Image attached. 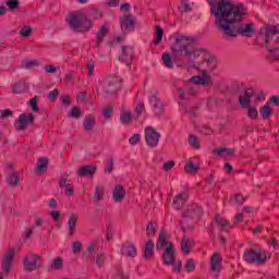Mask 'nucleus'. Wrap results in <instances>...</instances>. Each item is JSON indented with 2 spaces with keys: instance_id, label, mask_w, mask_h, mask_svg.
Here are the masks:
<instances>
[{
  "instance_id": "e2e57ef3",
  "label": "nucleus",
  "mask_w": 279,
  "mask_h": 279,
  "mask_svg": "<svg viewBox=\"0 0 279 279\" xmlns=\"http://www.w3.org/2000/svg\"><path fill=\"white\" fill-rule=\"evenodd\" d=\"M175 167V161L169 160L163 165V170L165 171H171V169Z\"/></svg>"
},
{
  "instance_id": "c9c22d12",
  "label": "nucleus",
  "mask_w": 279,
  "mask_h": 279,
  "mask_svg": "<svg viewBox=\"0 0 279 279\" xmlns=\"http://www.w3.org/2000/svg\"><path fill=\"white\" fill-rule=\"evenodd\" d=\"M25 90H27V85H25V82H23V81L17 82L12 87V92L15 95H21V93H25Z\"/></svg>"
},
{
  "instance_id": "680f3d73",
  "label": "nucleus",
  "mask_w": 279,
  "mask_h": 279,
  "mask_svg": "<svg viewBox=\"0 0 279 279\" xmlns=\"http://www.w3.org/2000/svg\"><path fill=\"white\" fill-rule=\"evenodd\" d=\"M60 101H61V104H63V106H65V108H68V106H70V104H71V98H69V96L62 94L60 97Z\"/></svg>"
},
{
  "instance_id": "09e8293b",
  "label": "nucleus",
  "mask_w": 279,
  "mask_h": 279,
  "mask_svg": "<svg viewBox=\"0 0 279 279\" xmlns=\"http://www.w3.org/2000/svg\"><path fill=\"white\" fill-rule=\"evenodd\" d=\"M179 9H180V12H191V2H187L186 0H182Z\"/></svg>"
},
{
  "instance_id": "412c9836",
  "label": "nucleus",
  "mask_w": 279,
  "mask_h": 279,
  "mask_svg": "<svg viewBox=\"0 0 279 279\" xmlns=\"http://www.w3.org/2000/svg\"><path fill=\"white\" fill-rule=\"evenodd\" d=\"M121 254L123 256H126L128 258H135L137 252H136V247L133 246L132 243H125L123 244L122 248H121Z\"/></svg>"
},
{
  "instance_id": "c03bdc74",
  "label": "nucleus",
  "mask_w": 279,
  "mask_h": 279,
  "mask_svg": "<svg viewBox=\"0 0 279 279\" xmlns=\"http://www.w3.org/2000/svg\"><path fill=\"white\" fill-rule=\"evenodd\" d=\"M171 265L174 274H180V271H182V262L180 260L175 262V255H173V263Z\"/></svg>"
},
{
  "instance_id": "393cba45",
  "label": "nucleus",
  "mask_w": 279,
  "mask_h": 279,
  "mask_svg": "<svg viewBox=\"0 0 279 279\" xmlns=\"http://www.w3.org/2000/svg\"><path fill=\"white\" fill-rule=\"evenodd\" d=\"M105 195H106V189L104 187V185L97 184L94 191V202L96 204H99V202L104 199Z\"/></svg>"
},
{
  "instance_id": "603ef678",
  "label": "nucleus",
  "mask_w": 279,
  "mask_h": 279,
  "mask_svg": "<svg viewBox=\"0 0 279 279\" xmlns=\"http://www.w3.org/2000/svg\"><path fill=\"white\" fill-rule=\"evenodd\" d=\"M21 36H23V38H29V35L32 34V27L29 26H24L22 27V29L20 31Z\"/></svg>"
},
{
  "instance_id": "13d9d810",
  "label": "nucleus",
  "mask_w": 279,
  "mask_h": 279,
  "mask_svg": "<svg viewBox=\"0 0 279 279\" xmlns=\"http://www.w3.org/2000/svg\"><path fill=\"white\" fill-rule=\"evenodd\" d=\"M69 178V173H64L61 179L59 180V187L64 189L68 186L69 183H66V179Z\"/></svg>"
},
{
  "instance_id": "20e7f679",
  "label": "nucleus",
  "mask_w": 279,
  "mask_h": 279,
  "mask_svg": "<svg viewBox=\"0 0 279 279\" xmlns=\"http://www.w3.org/2000/svg\"><path fill=\"white\" fill-rule=\"evenodd\" d=\"M65 21L73 32H88L93 27V20L88 19L83 11L70 13Z\"/></svg>"
},
{
  "instance_id": "dca6fc26",
  "label": "nucleus",
  "mask_w": 279,
  "mask_h": 279,
  "mask_svg": "<svg viewBox=\"0 0 279 279\" xmlns=\"http://www.w3.org/2000/svg\"><path fill=\"white\" fill-rule=\"evenodd\" d=\"M221 260H222L221 254L215 253V254L211 256V259H210V262H209L210 271H211V274L215 276V278H217V276H219V272H220L221 269H222Z\"/></svg>"
},
{
  "instance_id": "37998d69",
  "label": "nucleus",
  "mask_w": 279,
  "mask_h": 279,
  "mask_svg": "<svg viewBox=\"0 0 279 279\" xmlns=\"http://www.w3.org/2000/svg\"><path fill=\"white\" fill-rule=\"evenodd\" d=\"M244 110H247L250 119H256V117H258V110H256V107L252 105L250 107L244 108Z\"/></svg>"
},
{
  "instance_id": "2f4dec72",
  "label": "nucleus",
  "mask_w": 279,
  "mask_h": 279,
  "mask_svg": "<svg viewBox=\"0 0 279 279\" xmlns=\"http://www.w3.org/2000/svg\"><path fill=\"white\" fill-rule=\"evenodd\" d=\"M94 125H95V118H93V116L85 117L84 122H83V130L85 132H90V130H93Z\"/></svg>"
},
{
  "instance_id": "052dcab7",
  "label": "nucleus",
  "mask_w": 279,
  "mask_h": 279,
  "mask_svg": "<svg viewBox=\"0 0 279 279\" xmlns=\"http://www.w3.org/2000/svg\"><path fill=\"white\" fill-rule=\"evenodd\" d=\"M95 264L97 267H104V255L102 253H99L95 258Z\"/></svg>"
},
{
  "instance_id": "7c9ffc66",
  "label": "nucleus",
  "mask_w": 279,
  "mask_h": 279,
  "mask_svg": "<svg viewBox=\"0 0 279 279\" xmlns=\"http://www.w3.org/2000/svg\"><path fill=\"white\" fill-rule=\"evenodd\" d=\"M259 112L263 117V119H269L271 114H274V109L271 108V105L267 102L265 106L260 107Z\"/></svg>"
},
{
  "instance_id": "49530a36",
  "label": "nucleus",
  "mask_w": 279,
  "mask_h": 279,
  "mask_svg": "<svg viewBox=\"0 0 279 279\" xmlns=\"http://www.w3.org/2000/svg\"><path fill=\"white\" fill-rule=\"evenodd\" d=\"M7 8H9L10 12H14L16 8H19V0H8L5 2Z\"/></svg>"
},
{
  "instance_id": "72a5a7b5",
  "label": "nucleus",
  "mask_w": 279,
  "mask_h": 279,
  "mask_svg": "<svg viewBox=\"0 0 279 279\" xmlns=\"http://www.w3.org/2000/svg\"><path fill=\"white\" fill-rule=\"evenodd\" d=\"M187 143H189L190 147H192L193 149H199L202 147L198 137L193 134H190L187 136Z\"/></svg>"
},
{
  "instance_id": "69168bd1",
  "label": "nucleus",
  "mask_w": 279,
  "mask_h": 279,
  "mask_svg": "<svg viewBox=\"0 0 279 279\" xmlns=\"http://www.w3.org/2000/svg\"><path fill=\"white\" fill-rule=\"evenodd\" d=\"M269 106H277V108H279V96H272L270 97L269 101H268Z\"/></svg>"
},
{
  "instance_id": "6e6d98bb",
  "label": "nucleus",
  "mask_w": 279,
  "mask_h": 279,
  "mask_svg": "<svg viewBox=\"0 0 279 279\" xmlns=\"http://www.w3.org/2000/svg\"><path fill=\"white\" fill-rule=\"evenodd\" d=\"M113 169H114V162L111 159H109L105 167V173H112Z\"/></svg>"
},
{
  "instance_id": "cd10ccee",
  "label": "nucleus",
  "mask_w": 279,
  "mask_h": 279,
  "mask_svg": "<svg viewBox=\"0 0 279 279\" xmlns=\"http://www.w3.org/2000/svg\"><path fill=\"white\" fill-rule=\"evenodd\" d=\"M47 165H49V159L46 157L38 158L37 167L35 169L36 173H45V171H47Z\"/></svg>"
},
{
  "instance_id": "4be33fe9",
  "label": "nucleus",
  "mask_w": 279,
  "mask_h": 279,
  "mask_svg": "<svg viewBox=\"0 0 279 279\" xmlns=\"http://www.w3.org/2000/svg\"><path fill=\"white\" fill-rule=\"evenodd\" d=\"M99 247H100L99 242L97 241L90 242L84 252V257L90 258L93 254H97L99 252Z\"/></svg>"
},
{
  "instance_id": "4468645a",
  "label": "nucleus",
  "mask_w": 279,
  "mask_h": 279,
  "mask_svg": "<svg viewBox=\"0 0 279 279\" xmlns=\"http://www.w3.org/2000/svg\"><path fill=\"white\" fill-rule=\"evenodd\" d=\"M32 123H34V114L22 113L15 122V128L16 130H25Z\"/></svg>"
},
{
  "instance_id": "864d4df0",
  "label": "nucleus",
  "mask_w": 279,
  "mask_h": 279,
  "mask_svg": "<svg viewBox=\"0 0 279 279\" xmlns=\"http://www.w3.org/2000/svg\"><path fill=\"white\" fill-rule=\"evenodd\" d=\"M185 270L189 272L195 271V259H187L185 264Z\"/></svg>"
},
{
  "instance_id": "a878e982",
  "label": "nucleus",
  "mask_w": 279,
  "mask_h": 279,
  "mask_svg": "<svg viewBox=\"0 0 279 279\" xmlns=\"http://www.w3.org/2000/svg\"><path fill=\"white\" fill-rule=\"evenodd\" d=\"M186 197L189 195L186 193L178 194L173 199V206L177 210H180L184 204H186Z\"/></svg>"
},
{
  "instance_id": "2eb2a0df",
  "label": "nucleus",
  "mask_w": 279,
  "mask_h": 279,
  "mask_svg": "<svg viewBox=\"0 0 279 279\" xmlns=\"http://www.w3.org/2000/svg\"><path fill=\"white\" fill-rule=\"evenodd\" d=\"M125 186L122 184H116L111 192V197L116 204H123V199H125Z\"/></svg>"
},
{
  "instance_id": "39448f33",
  "label": "nucleus",
  "mask_w": 279,
  "mask_h": 279,
  "mask_svg": "<svg viewBox=\"0 0 279 279\" xmlns=\"http://www.w3.org/2000/svg\"><path fill=\"white\" fill-rule=\"evenodd\" d=\"M157 250L162 252V260L165 265L171 267L173 265V256H175V248L173 243L169 241V233L167 231H161L157 240Z\"/></svg>"
},
{
  "instance_id": "0e129e2a",
  "label": "nucleus",
  "mask_w": 279,
  "mask_h": 279,
  "mask_svg": "<svg viewBox=\"0 0 279 279\" xmlns=\"http://www.w3.org/2000/svg\"><path fill=\"white\" fill-rule=\"evenodd\" d=\"M65 191V195H74L75 191L73 190V185L71 183H69L68 185H65L64 187Z\"/></svg>"
},
{
  "instance_id": "5701e85b",
  "label": "nucleus",
  "mask_w": 279,
  "mask_h": 279,
  "mask_svg": "<svg viewBox=\"0 0 279 279\" xmlns=\"http://www.w3.org/2000/svg\"><path fill=\"white\" fill-rule=\"evenodd\" d=\"M80 217L77 214H72L68 219V231L70 235L75 234V230L77 229V220Z\"/></svg>"
},
{
  "instance_id": "9b49d317",
  "label": "nucleus",
  "mask_w": 279,
  "mask_h": 279,
  "mask_svg": "<svg viewBox=\"0 0 279 279\" xmlns=\"http://www.w3.org/2000/svg\"><path fill=\"white\" fill-rule=\"evenodd\" d=\"M16 254V251L14 248H9L2 259V270L0 271V279H3V277L8 276L12 271V263L14 260V256Z\"/></svg>"
},
{
  "instance_id": "1a4fd4ad",
  "label": "nucleus",
  "mask_w": 279,
  "mask_h": 279,
  "mask_svg": "<svg viewBox=\"0 0 279 279\" xmlns=\"http://www.w3.org/2000/svg\"><path fill=\"white\" fill-rule=\"evenodd\" d=\"M148 99L154 114L160 117L165 112V102L160 99V93L157 89H151Z\"/></svg>"
},
{
  "instance_id": "c85d7f7f",
  "label": "nucleus",
  "mask_w": 279,
  "mask_h": 279,
  "mask_svg": "<svg viewBox=\"0 0 279 279\" xmlns=\"http://www.w3.org/2000/svg\"><path fill=\"white\" fill-rule=\"evenodd\" d=\"M64 267V259L61 257H56L50 262L51 271H60Z\"/></svg>"
},
{
  "instance_id": "aec40b11",
  "label": "nucleus",
  "mask_w": 279,
  "mask_h": 279,
  "mask_svg": "<svg viewBox=\"0 0 279 279\" xmlns=\"http://www.w3.org/2000/svg\"><path fill=\"white\" fill-rule=\"evenodd\" d=\"M132 119H134V116H132V110L123 108L120 112V121L122 125H131Z\"/></svg>"
},
{
  "instance_id": "3c124183",
  "label": "nucleus",
  "mask_w": 279,
  "mask_h": 279,
  "mask_svg": "<svg viewBox=\"0 0 279 279\" xmlns=\"http://www.w3.org/2000/svg\"><path fill=\"white\" fill-rule=\"evenodd\" d=\"M132 11V5L130 3H123L120 5V12L122 14H132L130 13Z\"/></svg>"
},
{
  "instance_id": "ea45409f",
  "label": "nucleus",
  "mask_w": 279,
  "mask_h": 279,
  "mask_svg": "<svg viewBox=\"0 0 279 279\" xmlns=\"http://www.w3.org/2000/svg\"><path fill=\"white\" fill-rule=\"evenodd\" d=\"M156 228H158V225H156V222H149L146 227L147 236H154L156 234Z\"/></svg>"
},
{
  "instance_id": "338daca9",
  "label": "nucleus",
  "mask_w": 279,
  "mask_h": 279,
  "mask_svg": "<svg viewBox=\"0 0 279 279\" xmlns=\"http://www.w3.org/2000/svg\"><path fill=\"white\" fill-rule=\"evenodd\" d=\"M232 199H233V202H235V204H243V202H245V198L240 194H235L232 197Z\"/></svg>"
},
{
  "instance_id": "0eeeda50",
  "label": "nucleus",
  "mask_w": 279,
  "mask_h": 279,
  "mask_svg": "<svg viewBox=\"0 0 279 279\" xmlns=\"http://www.w3.org/2000/svg\"><path fill=\"white\" fill-rule=\"evenodd\" d=\"M120 89H121V77L119 76L107 77L102 82V84L98 87V90H104V93H107L108 95H112Z\"/></svg>"
},
{
  "instance_id": "ddd939ff",
  "label": "nucleus",
  "mask_w": 279,
  "mask_h": 279,
  "mask_svg": "<svg viewBox=\"0 0 279 279\" xmlns=\"http://www.w3.org/2000/svg\"><path fill=\"white\" fill-rule=\"evenodd\" d=\"M145 140L148 147H158V143H160V133L156 132V129L147 126L145 129Z\"/></svg>"
},
{
  "instance_id": "58836bf2",
  "label": "nucleus",
  "mask_w": 279,
  "mask_h": 279,
  "mask_svg": "<svg viewBox=\"0 0 279 279\" xmlns=\"http://www.w3.org/2000/svg\"><path fill=\"white\" fill-rule=\"evenodd\" d=\"M162 61H163L165 66H167V69H173V58L171 57V54L163 53Z\"/></svg>"
},
{
  "instance_id": "79ce46f5",
  "label": "nucleus",
  "mask_w": 279,
  "mask_h": 279,
  "mask_svg": "<svg viewBox=\"0 0 279 279\" xmlns=\"http://www.w3.org/2000/svg\"><path fill=\"white\" fill-rule=\"evenodd\" d=\"M86 69H87L88 77H93L95 75V61L93 60L87 61Z\"/></svg>"
},
{
  "instance_id": "de8ad7c7",
  "label": "nucleus",
  "mask_w": 279,
  "mask_h": 279,
  "mask_svg": "<svg viewBox=\"0 0 279 279\" xmlns=\"http://www.w3.org/2000/svg\"><path fill=\"white\" fill-rule=\"evenodd\" d=\"M68 114L73 119H80L82 117V111L77 107H73Z\"/></svg>"
},
{
  "instance_id": "bf43d9fd",
  "label": "nucleus",
  "mask_w": 279,
  "mask_h": 279,
  "mask_svg": "<svg viewBox=\"0 0 279 279\" xmlns=\"http://www.w3.org/2000/svg\"><path fill=\"white\" fill-rule=\"evenodd\" d=\"M130 145H138L141 143V134H134L130 140H129Z\"/></svg>"
},
{
  "instance_id": "4d7b16f0",
  "label": "nucleus",
  "mask_w": 279,
  "mask_h": 279,
  "mask_svg": "<svg viewBox=\"0 0 279 279\" xmlns=\"http://www.w3.org/2000/svg\"><path fill=\"white\" fill-rule=\"evenodd\" d=\"M29 106H31V110L33 111V112H38V99H36V98H33V99H31L29 100Z\"/></svg>"
},
{
  "instance_id": "f704fd0d",
  "label": "nucleus",
  "mask_w": 279,
  "mask_h": 279,
  "mask_svg": "<svg viewBox=\"0 0 279 279\" xmlns=\"http://www.w3.org/2000/svg\"><path fill=\"white\" fill-rule=\"evenodd\" d=\"M155 247H156V244H154V242H151V241H148L146 243V247H145V251H144V257L145 258H153Z\"/></svg>"
},
{
  "instance_id": "6e6552de",
  "label": "nucleus",
  "mask_w": 279,
  "mask_h": 279,
  "mask_svg": "<svg viewBox=\"0 0 279 279\" xmlns=\"http://www.w3.org/2000/svg\"><path fill=\"white\" fill-rule=\"evenodd\" d=\"M43 265V257L38 254L29 253L24 257L23 267L24 270L32 272L38 271Z\"/></svg>"
},
{
  "instance_id": "4c0bfd02",
  "label": "nucleus",
  "mask_w": 279,
  "mask_h": 279,
  "mask_svg": "<svg viewBox=\"0 0 279 279\" xmlns=\"http://www.w3.org/2000/svg\"><path fill=\"white\" fill-rule=\"evenodd\" d=\"M215 222L220 226L221 230H230V225L218 214L215 217Z\"/></svg>"
},
{
  "instance_id": "5fc2aeb1",
  "label": "nucleus",
  "mask_w": 279,
  "mask_h": 279,
  "mask_svg": "<svg viewBox=\"0 0 279 279\" xmlns=\"http://www.w3.org/2000/svg\"><path fill=\"white\" fill-rule=\"evenodd\" d=\"M72 252H74V254H80L82 252V242H74L72 245Z\"/></svg>"
},
{
  "instance_id": "c756f323",
  "label": "nucleus",
  "mask_w": 279,
  "mask_h": 279,
  "mask_svg": "<svg viewBox=\"0 0 279 279\" xmlns=\"http://www.w3.org/2000/svg\"><path fill=\"white\" fill-rule=\"evenodd\" d=\"M7 181L11 186H16V184H19V175L16 174V171L12 169V167H10Z\"/></svg>"
},
{
  "instance_id": "473e14b6",
  "label": "nucleus",
  "mask_w": 279,
  "mask_h": 279,
  "mask_svg": "<svg viewBox=\"0 0 279 279\" xmlns=\"http://www.w3.org/2000/svg\"><path fill=\"white\" fill-rule=\"evenodd\" d=\"M181 250L183 252V254H191V250H193V241L189 240V239H183L181 242Z\"/></svg>"
},
{
  "instance_id": "6ab92c4d",
  "label": "nucleus",
  "mask_w": 279,
  "mask_h": 279,
  "mask_svg": "<svg viewBox=\"0 0 279 279\" xmlns=\"http://www.w3.org/2000/svg\"><path fill=\"white\" fill-rule=\"evenodd\" d=\"M239 104L241 108H243L244 110L245 108H248L250 106H252V90L246 89L245 92L240 94Z\"/></svg>"
},
{
  "instance_id": "b1692460",
  "label": "nucleus",
  "mask_w": 279,
  "mask_h": 279,
  "mask_svg": "<svg viewBox=\"0 0 279 279\" xmlns=\"http://www.w3.org/2000/svg\"><path fill=\"white\" fill-rule=\"evenodd\" d=\"M214 156L218 158H232L234 156V149L232 148H216L214 149Z\"/></svg>"
},
{
  "instance_id": "f257e3e1",
  "label": "nucleus",
  "mask_w": 279,
  "mask_h": 279,
  "mask_svg": "<svg viewBox=\"0 0 279 279\" xmlns=\"http://www.w3.org/2000/svg\"><path fill=\"white\" fill-rule=\"evenodd\" d=\"M209 8L216 28L226 38H236L239 34L242 36L254 34V24L240 23L247 12L243 4H234L229 0H211Z\"/></svg>"
},
{
  "instance_id": "774afa93",
  "label": "nucleus",
  "mask_w": 279,
  "mask_h": 279,
  "mask_svg": "<svg viewBox=\"0 0 279 279\" xmlns=\"http://www.w3.org/2000/svg\"><path fill=\"white\" fill-rule=\"evenodd\" d=\"M104 117H105V119H110V117H112V107L105 108Z\"/></svg>"
},
{
  "instance_id": "a18cd8bd",
  "label": "nucleus",
  "mask_w": 279,
  "mask_h": 279,
  "mask_svg": "<svg viewBox=\"0 0 279 279\" xmlns=\"http://www.w3.org/2000/svg\"><path fill=\"white\" fill-rule=\"evenodd\" d=\"M39 64L40 63L36 59L24 61L25 69H36V66H39Z\"/></svg>"
},
{
  "instance_id": "8fccbe9b",
  "label": "nucleus",
  "mask_w": 279,
  "mask_h": 279,
  "mask_svg": "<svg viewBox=\"0 0 279 279\" xmlns=\"http://www.w3.org/2000/svg\"><path fill=\"white\" fill-rule=\"evenodd\" d=\"M145 112V105L143 102L137 104L135 107L134 117H141Z\"/></svg>"
},
{
  "instance_id": "f03ea898",
  "label": "nucleus",
  "mask_w": 279,
  "mask_h": 279,
  "mask_svg": "<svg viewBox=\"0 0 279 279\" xmlns=\"http://www.w3.org/2000/svg\"><path fill=\"white\" fill-rule=\"evenodd\" d=\"M171 56L172 58H203L199 65L201 73L192 76L190 84L194 86H210L213 77L210 72L217 69V58L206 49L195 47V37L191 35L174 34L171 36Z\"/></svg>"
},
{
  "instance_id": "bb28decb",
  "label": "nucleus",
  "mask_w": 279,
  "mask_h": 279,
  "mask_svg": "<svg viewBox=\"0 0 279 279\" xmlns=\"http://www.w3.org/2000/svg\"><path fill=\"white\" fill-rule=\"evenodd\" d=\"M97 171V167L95 166H83L78 170V175L80 177H86L89 175V178H93V174Z\"/></svg>"
},
{
  "instance_id": "7ed1b4c3",
  "label": "nucleus",
  "mask_w": 279,
  "mask_h": 279,
  "mask_svg": "<svg viewBox=\"0 0 279 279\" xmlns=\"http://www.w3.org/2000/svg\"><path fill=\"white\" fill-rule=\"evenodd\" d=\"M260 36L265 38L268 49L269 60H279V33L276 26H265L259 32Z\"/></svg>"
},
{
  "instance_id": "a211bd4d",
  "label": "nucleus",
  "mask_w": 279,
  "mask_h": 279,
  "mask_svg": "<svg viewBox=\"0 0 279 279\" xmlns=\"http://www.w3.org/2000/svg\"><path fill=\"white\" fill-rule=\"evenodd\" d=\"M134 56V50L130 46H122L120 53V62H124L128 66L132 64V58Z\"/></svg>"
},
{
  "instance_id": "f3484780",
  "label": "nucleus",
  "mask_w": 279,
  "mask_h": 279,
  "mask_svg": "<svg viewBox=\"0 0 279 279\" xmlns=\"http://www.w3.org/2000/svg\"><path fill=\"white\" fill-rule=\"evenodd\" d=\"M185 173L195 175L199 171V157H192L184 166Z\"/></svg>"
},
{
  "instance_id": "f8f14e48",
  "label": "nucleus",
  "mask_w": 279,
  "mask_h": 279,
  "mask_svg": "<svg viewBox=\"0 0 279 279\" xmlns=\"http://www.w3.org/2000/svg\"><path fill=\"white\" fill-rule=\"evenodd\" d=\"M122 32H134L136 29V17L134 14H123L120 19Z\"/></svg>"
},
{
  "instance_id": "9d476101",
  "label": "nucleus",
  "mask_w": 279,
  "mask_h": 279,
  "mask_svg": "<svg viewBox=\"0 0 279 279\" xmlns=\"http://www.w3.org/2000/svg\"><path fill=\"white\" fill-rule=\"evenodd\" d=\"M201 213L202 208H199V206H197L196 204L187 205L183 210V219L181 221L183 230H186V228H193V225L186 227V221H189V219H197Z\"/></svg>"
},
{
  "instance_id": "423d86ee",
  "label": "nucleus",
  "mask_w": 279,
  "mask_h": 279,
  "mask_svg": "<svg viewBox=\"0 0 279 279\" xmlns=\"http://www.w3.org/2000/svg\"><path fill=\"white\" fill-rule=\"evenodd\" d=\"M244 260L250 265H265L267 252L263 248L248 250L244 253Z\"/></svg>"
},
{
  "instance_id": "a19ab883",
  "label": "nucleus",
  "mask_w": 279,
  "mask_h": 279,
  "mask_svg": "<svg viewBox=\"0 0 279 279\" xmlns=\"http://www.w3.org/2000/svg\"><path fill=\"white\" fill-rule=\"evenodd\" d=\"M107 34H108V26L107 25L101 26V28L97 34V43H102Z\"/></svg>"
},
{
  "instance_id": "e433bc0d",
  "label": "nucleus",
  "mask_w": 279,
  "mask_h": 279,
  "mask_svg": "<svg viewBox=\"0 0 279 279\" xmlns=\"http://www.w3.org/2000/svg\"><path fill=\"white\" fill-rule=\"evenodd\" d=\"M165 35V31L160 26L155 27V39L154 45H160L162 43V36Z\"/></svg>"
}]
</instances>
